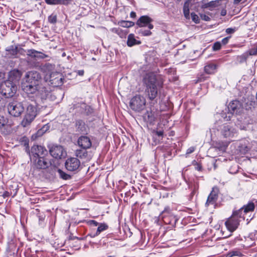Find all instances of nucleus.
Segmentation results:
<instances>
[{
  "instance_id": "nucleus-1",
  "label": "nucleus",
  "mask_w": 257,
  "mask_h": 257,
  "mask_svg": "<svg viewBox=\"0 0 257 257\" xmlns=\"http://www.w3.org/2000/svg\"><path fill=\"white\" fill-rule=\"evenodd\" d=\"M143 83L146 87L145 92L151 100L157 97L158 91L162 87L163 83L159 81L153 73H146L143 77Z\"/></svg>"
},
{
  "instance_id": "nucleus-2",
  "label": "nucleus",
  "mask_w": 257,
  "mask_h": 257,
  "mask_svg": "<svg viewBox=\"0 0 257 257\" xmlns=\"http://www.w3.org/2000/svg\"><path fill=\"white\" fill-rule=\"evenodd\" d=\"M17 91V85L10 81H6L0 85V92L6 98H11L15 95Z\"/></svg>"
},
{
  "instance_id": "nucleus-3",
  "label": "nucleus",
  "mask_w": 257,
  "mask_h": 257,
  "mask_svg": "<svg viewBox=\"0 0 257 257\" xmlns=\"http://www.w3.org/2000/svg\"><path fill=\"white\" fill-rule=\"evenodd\" d=\"M217 130L223 138L230 140L236 137L237 135V130L236 128L227 123L219 125Z\"/></svg>"
},
{
  "instance_id": "nucleus-4",
  "label": "nucleus",
  "mask_w": 257,
  "mask_h": 257,
  "mask_svg": "<svg viewBox=\"0 0 257 257\" xmlns=\"http://www.w3.org/2000/svg\"><path fill=\"white\" fill-rule=\"evenodd\" d=\"M37 115V110L36 107L32 104L28 105L25 116L21 122V125L23 127H27L30 125Z\"/></svg>"
},
{
  "instance_id": "nucleus-5",
  "label": "nucleus",
  "mask_w": 257,
  "mask_h": 257,
  "mask_svg": "<svg viewBox=\"0 0 257 257\" xmlns=\"http://www.w3.org/2000/svg\"><path fill=\"white\" fill-rule=\"evenodd\" d=\"M146 99L143 95L138 94L134 96L130 102L131 109L135 111L140 112L143 110L146 106Z\"/></svg>"
},
{
  "instance_id": "nucleus-6",
  "label": "nucleus",
  "mask_w": 257,
  "mask_h": 257,
  "mask_svg": "<svg viewBox=\"0 0 257 257\" xmlns=\"http://www.w3.org/2000/svg\"><path fill=\"white\" fill-rule=\"evenodd\" d=\"M256 144V142L250 140L249 139H242L236 143V146L239 151L242 154H245L249 152L253 149V147Z\"/></svg>"
},
{
  "instance_id": "nucleus-7",
  "label": "nucleus",
  "mask_w": 257,
  "mask_h": 257,
  "mask_svg": "<svg viewBox=\"0 0 257 257\" xmlns=\"http://www.w3.org/2000/svg\"><path fill=\"white\" fill-rule=\"evenodd\" d=\"M24 107L21 102L12 101L8 105L9 113L12 116L18 117L20 116L24 111Z\"/></svg>"
},
{
  "instance_id": "nucleus-8",
  "label": "nucleus",
  "mask_w": 257,
  "mask_h": 257,
  "mask_svg": "<svg viewBox=\"0 0 257 257\" xmlns=\"http://www.w3.org/2000/svg\"><path fill=\"white\" fill-rule=\"evenodd\" d=\"M28 153L31 159L34 160L40 157L47 156L48 151L43 146L34 145L31 147L30 151H28Z\"/></svg>"
},
{
  "instance_id": "nucleus-9",
  "label": "nucleus",
  "mask_w": 257,
  "mask_h": 257,
  "mask_svg": "<svg viewBox=\"0 0 257 257\" xmlns=\"http://www.w3.org/2000/svg\"><path fill=\"white\" fill-rule=\"evenodd\" d=\"M33 161L35 162V167L38 169H46L51 165V162L48 155L36 158Z\"/></svg>"
},
{
  "instance_id": "nucleus-10",
  "label": "nucleus",
  "mask_w": 257,
  "mask_h": 257,
  "mask_svg": "<svg viewBox=\"0 0 257 257\" xmlns=\"http://www.w3.org/2000/svg\"><path fill=\"white\" fill-rule=\"evenodd\" d=\"M51 155L54 158L60 159L66 156V152L62 146L53 145L49 149Z\"/></svg>"
},
{
  "instance_id": "nucleus-11",
  "label": "nucleus",
  "mask_w": 257,
  "mask_h": 257,
  "mask_svg": "<svg viewBox=\"0 0 257 257\" xmlns=\"http://www.w3.org/2000/svg\"><path fill=\"white\" fill-rule=\"evenodd\" d=\"M240 107V104L237 100H234L231 102L228 106V114L225 116H223L225 120L228 121L231 119V116L235 113L239 112V109Z\"/></svg>"
},
{
  "instance_id": "nucleus-12",
  "label": "nucleus",
  "mask_w": 257,
  "mask_h": 257,
  "mask_svg": "<svg viewBox=\"0 0 257 257\" xmlns=\"http://www.w3.org/2000/svg\"><path fill=\"white\" fill-rule=\"evenodd\" d=\"M80 166V161L78 159L74 157L68 158L65 163L66 169L70 172L77 171L79 168Z\"/></svg>"
},
{
  "instance_id": "nucleus-13",
  "label": "nucleus",
  "mask_w": 257,
  "mask_h": 257,
  "mask_svg": "<svg viewBox=\"0 0 257 257\" xmlns=\"http://www.w3.org/2000/svg\"><path fill=\"white\" fill-rule=\"evenodd\" d=\"M41 78V75L37 71H29L25 75L26 82L23 83L38 84V82Z\"/></svg>"
},
{
  "instance_id": "nucleus-14",
  "label": "nucleus",
  "mask_w": 257,
  "mask_h": 257,
  "mask_svg": "<svg viewBox=\"0 0 257 257\" xmlns=\"http://www.w3.org/2000/svg\"><path fill=\"white\" fill-rule=\"evenodd\" d=\"M49 81L54 87L62 85L64 82V78L62 74L57 72H53L49 74Z\"/></svg>"
},
{
  "instance_id": "nucleus-15",
  "label": "nucleus",
  "mask_w": 257,
  "mask_h": 257,
  "mask_svg": "<svg viewBox=\"0 0 257 257\" xmlns=\"http://www.w3.org/2000/svg\"><path fill=\"white\" fill-rule=\"evenodd\" d=\"M39 86V84L33 85L32 84L23 83L22 88L23 91L28 94L29 97L35 99Z\"/></svg>"
},
{
  "instance_id": "nucleus-16",
  "label": "nucleus",
  "mask_w": 257,
  "mask_h": 257,
  "mask_svg": "<svg viewBox=\"0 0 257 257\" xmlns=\"http://www.w3.org/2000/svg\"><path fill=\"white\" fill-rule=\"evenodd\" d=\"M50 93V91L49 89L42 85H39L37 92L36 94L35 100L43 101L48 98Z\"/></svg>"
},
{
  "instance_id": "nucleus-17",
  "label": "nucleus",
  "mask_w": 257,
  "mask_h": 257,
  "mask_svg": "<svg viewBox=\"0 0 257 257\" xmlns=\"http://www.w3.org/2000/svg\"><path fill=\"white\" fill-rule=\"evenodd\" d=\"M239 222V220H238L231 215V216L226 221L225 224L229 231L233 232L238 227Z\"/></svg>"
},
{
  "instance_id": "nucleus-18",
  "label": "nucleus",
  "mask_w": 257,
  "mask_h": 257,
  "mask_svg": "<svg viewBox=\"0 0 257 257\" xmlns=\"http://www.w3.org/2000/svg\"><path fill=\"white\" fill-rule=\"evenodd\" d=\"M8 122V120L4 116L0 115V132L5 135L9 134L11 131V126Z\"/></svg>"
},
{
  "instance_id": "nucleus-19",
  "label": "nucleus",
  "mask_w": 257,
  "mask_h": 257,
  "mask_svg": "<svg viewBox=\"0 0 257 257\" xmlns=\"http://www.w3.org/2000/svg\"><path fill=\"white\" fill-rule=\"evenodd\" d=\"M75 155L77 158L84 160L85 161H90L93 154L91 152L86 151V149H82L77 150L75 152Z\"/></svg>"
},
{
  "instance_id": "nucleus-20",
  "label": "nucleus",
  "mask_w": 257,
  "mask_h": 257,
  "mask_svg": "<svg viewBox=\"0 0 257 257\" xmlns=\"http://www.w3.org/2000/svg\"><path fill=\"white\" fill-rule=\"evenodd\" d=\"M218 190L217 188H213L209 195L205 205L206 206L213 205L216 204L218 199Z\"/></svg>"
},
{
  "instance_id": "nucleus-21",
  "label": "nucleus",
  "mask_w": 257,
  "mask_h": 257,
  "mask_svg": "<svg viewBox=\"0 0 257 257\" xmlns=\"http://www.w3.org/2000/svg\"><path fill=\"white\" fill-rule=\"evenodd\" d=\"M22 76V73L17 69H14L9 73L8 79L10 82H14L17 84L19 82Z\"/></svg>"
},
{
  "instance_id": "nucleus-22",
  "label": "nucleus",
  "mask_w": 257,
  "mask_h": 257,
  "mask_svg": "<svg viewBox=\"0 0 257 257\" xmlns=\"http://www.w3.org/2000/svg\"><path fill=\"white\" fill-rule=\"evenodd\" d=\"M152 21V19L147 16H143L140 18L137 22V25L140 27H145L148 26L150 30L154 28V26L150 24Z\"/></svg>"
},
{
  "instance_id": "nucleus-23",
  "label": "nucleus",
  "mask_w": 257,
  "mask_h": 257,
  "mask_svg": "<svg viewBox=\"0 0 257 257\" xmlns=\"http://www.w3.org/2000/svg\"><path fill=\"white\" fill-rule=\"evenodd\" d=\"M77 142L78 145L84 149L90 148L92 145L90 138L87 136H82L80 137L78 139Z\"/></svg>"
},
{
  "instance_id": "nucleus-24",
  "label": "nucleus",
  "mask_w": 257,
  "mask_h": 257,
  "mask_svg": "<svg viewBox=\"0 0 257 257\" xmlns=\"http://www.w3.org/2000/svg\"><path fill=\"white\" fill-rule=\"evenodd\" d=\"M75 127L76 131L83 134H86L88 131V127L82 120L76 121Z\"/></svg>"
},
{
  "instance_id": "nucleus-25",
  "label": "nucleus",
  "mask_w": 257,
  "mask_h": 257,
  "mask_svg": "<svg viewBox=\"0 0 257 257\" xmlns=\"http://www.w3.org/2000/svg\"><path fill=\"white\" fill-rule=\"evenodd\" d=\"M27 55L32 58L37 59H45L48 58L49 56L43 53L40 51L34 49H30L28 51Z\"/></svg>"
},
{
  "instance_id": "nucleus-26",
  "label": "nucleus",
  "mask_w": 257,
  "mask_h": 257,
  "mask_svg": "<svg viewBox=\"0 0 257 257\" xmlns=\"http://www.w3.org/2000/svg\"><path fill=\"white\" fill-rule=\"evenodd\" d=\"M19 50L20 49L17 46L14 45L9 46L6 49V51L7 52V55L12 57H16Z\"/></svg>"
},
{
  "instance_id": "nucleus-27",
  "label": "nucleus",
  "mask_w": 257,
  "mask_h": 257,
  "mask_svg": "<svg viewBox=\"0 0 257 257\" xmlns=\"http://www.w3.org/2000/svg\"><path fill=\"white\" fill-rule=\"evenodd\" d=\"M217 69V65L215 64L210 63L204 67L205 72L208 74H212L215 73Z\"/></svg>"
},
{
  "instance_id": "nucleus-28",
  "label": "nucleus",
  "mask_w": 257,
  "mask_h": 257,
  "mask_svg": "<svg viewBox=\"0 0 257 257\" xmlns=\"http://www.w3.org/2000/svg\"><path fill=\"white\" fill-rule=\"evenodd\" d=\"M114 33L117 34L120 38H125L128 33L127 30H122L120 28H114L110 30Z\"/></svg>"
},
{
  "instance_id": "nucleus-29",
  "label": "nucleus",
  "mask_w": 257,
  "mask_h": 257,
  "mask_svg": "<svg viewBox=\"0 0 257 257\" xmlns=\"http://www.w3.org/2000/svg\"><path fill=\"white\" fill-rule=\"evenodd\" d=\"M141 43V41L135 39V37L134 34H131L128 36L127 45L128 47H132L135 45L140 44Z\"/></svg>"
},
{
  "instance_id": "nucleus-30",
  "label": "nucleus",
  "mask_w": 257,
  "mask_h": 257,
  "mask_svg": "<svg viewBox=\"0 0 257 257\" xmlns=\"http://www.w3.org/2000/svg\"><path fill=\"white\" fill-rule=\"evenodd\" d=\"M108 228V225L104 223L99 224L96 232L93 235H91V237H94L98 235L102 231L106 230Z\"/></svg>"
},
{
  "instance_id": "nucleus-31",
  "label": "nucleus",
  "mask_w": 257,
  "mask_h": 257,
  "mask_svg": "<svg viewBox=\"0 0 257 257\" xmlns=\"http://www.w3.org/2000/svg\"><path fill=\"white\" fill-rule=\"evenodd\" d=\"M228 143L226 142L218 141L215 144V147L219 151L224 152L228 145Z\"/></svg>"
},
{
  "instance_id": "nucleus-32",
  "label": "nucleus",
  "mask_w": 257,
  "mask_h": 257,
  "mask_svg": "<svg viewBox=\"0 0 257 257\" xmlns=\"http://www.w3.org/2000/svg\"><path fill=\"white\" fill-rule=\"evenodd\" d=\"M232 216L234 217L238 220H239V221H240L241 219H244L243 210L242 208L233 211Z\"/></svg>"
},
{
  "instance_id": "nucleus-33",
  "label": "nucleus",
  "mask_w": 257,
  "mask_h": 257,
  "mask_svg": "<svg viewBox=\"0 0 257 257\" xmlns=\"http://www.w3.org/2000/svg\"><path fill=\"white\" fill-rule=\"evenodd\" d=\"M254 204L252 202H248L246 205H244L241 208L243 210L244 214H246L249 212L253 211L254 209Z\"/></svg>"
},
{
  "instance_id": "nucleus-34",
  "label": "nucleus",
  "mask_w": 257,
  "mask_h": 257,
  "mask_svg": "<svg viewBox=\"0 0 257 257\" xmlns=\"http://www.w3.org/2000/svg\"><path fill=\"white\" fill-rule=\"evenodd\" d=\"M54 170L58 173L59 177L63 180H68L71 178L70 175L60 169L55 168Z\"/></svg>"
},
{
  "instance_id": "nucleus-35",
  "label": "nucleus",
  "mask_w": 257,
  "mask_h": 257,
  "mask_svg": "<svg viewBox=\"0 0 257 257\" xmlns=\"http://www.w3.org/2000/svg\"><path fill=\"white\" fill-rule=\"evenodd\" d=\"M190 1H185L183 7V13L186 19H190L189 7Z\"/></svg>"
},
{
  "instance_id": "nucleus-36",
  "label": "nucleus",
  "mask_w": 257,
  "mask_h": 257,
  "mask_svg": "<svg viewBox=\"0 0 257 257\" xmlns=\"http://www.w3.org/2000/svg\"><path fill=\"white\" fill-rule=\"evenodd\" d=\"M54 65L50 63H46L43 66V70L47 73V75L52 73L51 71L54 69Z\"/></svg>"
},
{
  "instance_id": "nucleus-37",
  "label": "nucleus",
  "mask_w": 257,
  "mask_h": 257,
  "mask_svg": "<svg viewBox=\"0 0 257 257\" xmlns=\"http://www.w3.org/2000/svg\"><path fill=\"white\" fill-rule=\"evenodd\" d=\"M248 56H249L248 55L247 52H245L242 55L237 56L236 57V61L237 62H238L239 63H242L246 60V59L248 57Z\"/></svg>"
},
{
  "instance_id": "nucleus-38",
  "label": "nucleus",
  "mask_w": 257,
  "mask_h": 257,
  "mask_svg": "<svg viewBox=\"0 0 257 257\" xmlns=\"http://www.w3.org/2000/svg\"><path fill=\"white\" fill-rule=\"evenodd\" d=\"M256 241L252 240L251 237H248L245 240V244L247 247H251L256 245Z\"/></svg>"
},
{
  "instance_id": "nucleus-39",
  "label": "nucleus",
  "mask_w": 257,
  "mask_h": 257,
  "mask_svg": "<svg viewBox=\"0 0 257 257\" xmlns=\"http://www.w3.org/2000/svg\"><path fill=\"white\" fill-rule=\"evenodd\" d=\"M48 22L52 24H55L57 23V15L54 14H52L50 16H49L48 18Z\"/></svg>"
},
{
  "instance_id": "nucleus-40",
  "label": "nucleus",
  "mask_w": 257,
  "mask_h": 257,
  "mask_svg": "<svg viewBox=\"0 0 257 257\" xmlns=\"http://www.w3.org/2000/svg\"><path fill=\"white\" fill-rule=\"evenodd\" d=\"M134 25V23L131 21H121L120 23V26L124 28H130Z\"/></svg>"
},
{
  "instance_id": "nucleus-41",
  "label": "nucleus",
  "mask_w": 257,
  "mask_h": 257,
  "mask_svg": "<svg viewBox=\"0 0 257 257\" xmlns=\"http://www.w3.org/2000/svg\"><path fill=\"white\" fill-rule=\"evenodd\" d=\"M216 1H210L209 3H208L207 4H205L203 5L202 6V8L205 9H208L210 10H212V8H214V2Z\"/></svg>"
},
{
  "instance_id": "nucleus-42",
  "label": "nucleus",
  "mask_w": 257,
  "mask_h": 257,
  "mask_svg": "<svg viewBox=\"0 0 257 257\" xmlns=\"http://www.w3.org/2000/svg\"><path fill=\"white\" fill-rule=\"evenodd\" d=\"M240 254V252L238 250H232L228 252L225 257H233L237 256Z\"/></svg>"
},
{
  "instance_id": "nucleus-43",
  "label": "nucleus",
  "mask_w": 257,
  "mask_h": 257,
  "mask_svg": "<svg viewBox=\"0 0 257 257\" xmlns=\"http://www.w3.org/2000/svg\"><path fill=\"white\" fill-rule=\"evenodd\" d=\"M163 214V217L166 218L167 215H172V212L170 208L169 207H166L165 208L164 210L162 212Z\"/></svg>"
},
{
  "instance_id": "nucleus-44",
  "label": "nucleus",
  "mask_w": 257,
  "mask_h": 257,
  "mask_svg": "<svg viewBox=\"0 0 257 257\" xmlns=\"http://www.w3.org/2000/svg\"><path fill=\"white\" fill-rule=\"evenodd\" d=\"M246 52L248 56L256 55H257V45L255 47L249 49L248 51H246Z\"/></svg>"
},
{
  "instance_id": "nucleus-45",
  "label": "nucleus",
  "mask_w": 257,
  "mask_h": 257,
  "mask_svg": "<svg viewBox=\"0 0 257 257\" xmlns=\"http://www.w3.org/2000/svg\"><path fill=\"white\" fill-rule=\"evenodd\" d=\"M192 20L196 24H198L199 23V17L195 14L194 13H192L191 14Z\"/></svg>"
},
{
  "instance_id": "nucleus-46",
  "label": "nucleus",
  "mask_w": 257,
  "mask_h": 257,
  "mask_svg": "<svg viewBox=\"0 0 257 257\" xmlns=\"http://www.w3.org/2000/svg\"><path fill=\"white\" fill-rule=\"evenodd\" d=\"M66 1H46L48 5H59V4H67Z\"/></svg>"
},
{
  "instance_id": "nucleus-47",
  "label": "nucleus",
  "mask_w": 257,
  "mask_h": 257,
  "mask_svg": "<svg viewBox=\"0 0 257 257\" xmlns=\"http://www.w3.org/2000/svg\"><path fill=\"white\" fill-rule=\"evenodd\" d=\"M221 48V44L220 42H216L214 43L212 49L214 51H218Z\"/></svg>"
},
{
  "instance_id": "nucleus-48",
  "label": "nucleus",
  "mask_w": 257,
  "mask_h": 257,
  "mask_svg": "<svg viewBox=\"0 0 257 257\" xmlns=\"http://www.w3.org/2000/svg\"><path fill=\"white\" fill-rule=\"evenodd\" d=\"M139 33L144 36H150L152 34V32L150 30H145L143 29L140 30Z\"/></svg>"
},
{
  "instance_id": "nucleus-49",
  "label": "nucleus",
  "mask_w": 257,
  "mask_h": 257,
  "mask_svg": "<svg viewBox=\"0 0 257 257\" xmlns=\"http://www.w3.org/2000/svg\"><path fill=\"white\" fill-rule=\"evenodd\" d=\"M194 162H195V163H193V164L195 166V169L198 171H201L202 168V166L201 165V164L197 162H196L195 161H194Z\"/></svg>"
},
{
  "instance_id": "nucleus-50",
  "label": "nucleus",
  "mask_w": 257,
  "mask_h": 257,
  "mask_svg": "<svg viewBox=\"0 0 257 257\" xmlns=\"http://www.w3.org/2000/svg\"><path fill=\"white\" fill-rule=\"evenodd\" d=\"M251 121H252V120H250ZM252 122H249V120L247 119L246 120L244 124L242 125V126H240V128L241 130H246V128H247V125L249 123H251Z\"/></svg>"
},
{
  "instance_id": "nucleus-51",
  "label": "nucleus",
  "mask_w": 257,
  "mask_h": 257,
  "mask_svg": "<svg viewBox=\"0 0 257 257\" xmlns=\"http://www.w3.org/2000/svg\"><path fill=\"white\" fill-rule=\"evenodd\" d=\"M230 38H231L230 36H228V37L223 38L221 41L222 44L223 45H226V44H227L228 43L229 40L230 39Z\"/></svg>"
},
{
  "instance_id": "nucleus-52",
  "label": "nucleus",
  "mask_w": 257,
  "mask_h": 257,
  "mask_svg": "<svg viewBox=\"0 0 257 257\" xmlns=\"http://www.w3.org/2000/svg\"><path fill=\"white\" fill-rule=\"evenodd\" d=\"M200 17L202 20L205 21H209L210 20V18L209 16L204 14H201Z\"/></svg>"
},
{
  "instance_id": "nucleus-53",
  "label": "nucleus",
  "mask_w": 257,
  "mask_h": 257,
  "mask_svg": "<svg viewBox=\"0 0 257 257\" xmlns=\"http://www.w3.org/2000/svg\"><path fill=\"white\" fill-rule=\"evenodd\" d=\"M195 148L194 147H191L188 148L186 151V155H189L193 153L195 151Z\"/></svg>"
},
{
  "instance_id": "nucleus-54",
  "label": "nucleus",
  "mask_w": 257,
  "mask_h": 257,
  "mask_svg": "<svg viewBox=\"0 0 257 257\" xmlns=\"http://www.w3.org/2000/svg\"><path fill=\"white\" fill-rule=\"evenodd\" d=\"M88 223L90 225H92L94 226H96L99 225V223L97 221H96L95 220H91L89 221Z\"/></svg>"
},
{
  "instance_id": "nucleus-55",
  "label": "nucleus",
  "mask_w": 257,
  "mask_h": 257,
  "mask_svg": "<svg viewBox=\"0 0 257 257\" xmlns=\"http://www.w3.org/2000/svg\"><path fill=\"white\" fill-rule=\"evenodd\" d=\"M154 133L158 136V137H162L163 136L164 132L162 130L156 131H155Z\"/></svg>"
},
{
  "instance_id": "nucleus-56",
  "label": "nucleus",
  "mask_w": 257,
  "mask_h": 257,
  "mask_svg": "<svg viewBox=\"0 0 257 257\" xmlns=\"http://www.w3.org/2000/svg\"><path fill=\"white\" fill-rule=\"evenodd\" d=\"M235 32V30L232 28H227L226 30V33L227 34H232Z\"/></svg>"
},
{
  "instance_id": "nucleus-57",
  "label": "nucleus",
  "mask_w": 257,
  "mask_h": 257,
  "mask_svg": "<svg viewBox=\"0 0 257 257\" xmlns=\"http://www.w3.org/2000/svg\"><path fill=\"white\" fill-rule=\"evenodd\" d=\"M198 187H199V184H198V183L197 182H196L195 183V184H194V186L193 191V192H192V194L194 193V191H195L196 190L198 189Z\"/></svg>"
},
{
  "instance_id": "nucleus-58",
  "label": "nucleus",
  "mask_w": 257,
  "mask_h": 257,
  "mask_svg": "<svg viewBox=\"0 0 257 257\" xmlns=\"http://www.w3.org/2000/svg\"><path fill=\"white\" fill-rule=\"evenodd\" d=\"M226 14V11L225 10H222L221 12V15L222 16H224Z\"/></svg>"
},
{
  "instance_id": "nucleus-59",
  "label": "nucleus",
  "mask_w": 257,
  "mask_h": 257,
  "mask_svg": "<svg viewBox=\"0 0 257 257\" xmlns=\"http://www.w3.org/2000/svg\"><path fill=\"white\" fill-rule=\"evenodd\" d=\"M130 16L131 18H134L136 17V13L134 12H132L130 14Z\"/></svg>"
},
{
  "instance_id": "nucleus-60",
  "label": "nucleus",
  "mask_w": 257,
  "mask_h": 257,
  "mask_svg": "<svg viewBox=\"0 0 257 257\" xmlns=\"http://www.w3.org/2000/svg\"><path fill=\"white\" fill-rule=\"evenodd\" d=\"M78 74L80 76H82L84 74V71L82 70H79L77 72Z\"/></svg>"
},
{
  "instance_id": "nucleus-61",
  "label": "nucleus",
  "mask_w": 257,
  "mask_h": 257,
  "mask_svg": "<svg viewBox=\"0 0 257 257\" xmlns=\"http://www.w3.org/2000/svg\"><path fill=\"white\" fill-rule=\"evenodd\" d=\"M234 4H237L240 1H234Z\"/></svg>"
},
{
  "instance_id": "nucleus-62",
  "label": "nucleus",
  "mask_w": 257,
  "mask_h": 257,
  "mask_svg": "<svg viewBox=\"0 0 257 257\" xmlns=\"http://www.w3.org/2000/svg\"><path fill=\"white\" fill-rule=\"evenodd\" d=\"M174 219L175 220V222H176L177 221V219L175 218V216H174Z\"/></svg>"
},
{
  "instance_id": "nucleus-63",
  "label": "nucleus",
  "mask_w": 257,
  "mask_h": 257,
  "mask_svg": "<svg viewBox=\"0 0 257 257\" xmlns=\"http://www.w3.org/2000/svg\"><path fill=\"white\" fill-rule=\"evenodd\" d=\"M107 257H113V256L109 255V256H108Z\"/></svg>"
},
{
  "instance_id": "nucleus-64",
  "label": "nucleus",
  "mask_w": 257,
  "mask_h": 257,
  "mask_svg": "<svg viewBox=\"0 0 257 257\" xmlns=\"http://www.w3.org/2000/svg\"><path fill=\"white\" fill-rule=\"evenodd\" d=\"M40 131H39L38 132V134L40 133Z\"/></svg>"
}]
</instances>
